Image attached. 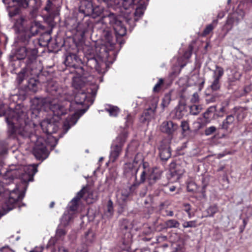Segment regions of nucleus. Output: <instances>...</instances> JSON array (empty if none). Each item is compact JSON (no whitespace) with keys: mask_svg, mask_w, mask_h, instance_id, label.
<instances>
[{"mask_svg":"<svg viewBox=\"0 0 252 252\" xmlns=\"http://www.w3.org/2000/svg\"><path fill=\"white\" fill-rule=\"evenodd\" d=\"M37 171V167L34 164L18 167L12 165L9 167L4 175L3 181L0 182V201L5 200L2 207L4 211L7 212L12 210L15 204L24 197L17 188L11 189L8 187L6 181H11L14 178L20 177L25 183L32 181Z\"/></svg>","mask_w":252,"mask_h":252,"instance_id":"nucleus-1","label":"nucleus"},{"mask_svg":"<svg viewBox=\"0 0 252 252\" xmlns=\"http://www.w3.org/2000/svg\"><path fill=\"white\" fill-rule=\"evenodd\" d=\"M5 115L9 132L11 134L18 133L24 135L21 129L25 127L26 125L25 113L22 111L16 112L9 109Z\"/></svg>","mask_w":252,"mask_h":252,"instance_id":"nucleus-2","label":"nucleus"},{"mask_svg":"<svg viewBox=\"0 0 252 252\" xmlns=\"http://www.w3.org/2000/svg\"><path fill=\"white\" fill-rule=\"evenodd\" d=\"M126 137L127 133L124 132L120 134L113 141L110 156V160H112V162L115 161L119 157L122 151V147L126 141Z\"/></svg>","mask_w":252,"mask_h":252,"instance_id":"nucleus-3","label":"nucleus"},{"mask_svg":"<svg viewBox=\"0 0 252 252\" xmlns=\"http://www.w3.org/2000/svg\"><path fill=\"white\" fill-rule=\"evenodd\" d=\"M2 2L8 5L7 10L10 17H12L18 14L19 11L18 7L26 8L29 6V1L27 0H2Z\"/></svg>","mask_w":252,"mask_h":252,"instance_id":"nucleus-4","label":"nucleus"},{"mask_svg":"<svg viewBox=\"0 0 252 252\" xmlns=\"http://www.w3.org/2000/svg\"><path fill=\"white\" fill-rule=\"evenodd\" d=\"M47 142L42 137L37 138L33 149V154L37 159H44L48 155Z\"/></svg>","mask_w":252,"mask_h":252,"instance_id":"nucleus-5","label":"nucleus"},{"mask_svg":"<svg viewBox=\"0 0 252 252\" xmlns=\"http://www.w3.org/2000/svg\"><path fill=\"white\" fill-rule=\"evenodd\" d=\"M37 53V51L35 48L22 47L16 50L15 56L18 60H23L27 58L30 62H32L36 58Z\"/></svg>","mask_w":252,"mask_h":252,"instance_id":"nucleus-6","label":"nucleus"},{"mask_svg":"<svg viewBox=\"0 0 252 252\" xmlns=\"http://www.w3.org/2000/svg\"><path fill=\"white\" fill-rule=\"evenodd\" d=\"M118 19L117 16L113 13H110L107 15L103 16L99 21V23L103 25V28H112Z\"/></svg>","mask_w":252,"mask_h":252,"instance_id":"nucleus-7","label":"nucleus"},{"mask_svg":"<svg viewBox=\"0 0 252 252\" xmlns=\"http://www.w3.org/2000/svg\"><path fill=\"white\" fill-rule=\"evenodd\" d=\"M134 1H137L138 4L134 12L135 20H137L138 18L143 15L146 6L148 4L149 0H132L130 3H133Z\"/></svg>","mask_w":252,"mask_h":252,"instance_id":"nucleus-8","label":"nucleus"},{"mask_svg":"<svg viewBox=\"0 0 252 252\" xmlns=\"http://www.w3.org/2000/svg\"><path fill=\"white\" fill-rule=\"evenodd\" d=\"M161 171L157 167H153L148 169V181L151 185L154 184L158 180L161 176Z\"/></svg>","mask_w":252,"mask_h":252,"instance_id":"nucleus-9","label":"nucleus"},{"mask_svg":"<svg viewBox=\"0 0 252 252\" xmlns=\"http://www.w3.org/2000/svg\"><path fill=\"white\" fill-rule=\"evenodd\" d=\"M178 128V126L172 121L163 122L160 126L161 131L169 135L172 134Z\"/></svg>","mask_w":252,"mask_h":252,"instance_id":"nucleus-10","label":"nucleus"},{"mask_svg":"<svg viewBox=\"0 0 252 252\" xmlns=\"http://www.w3.org/2000/svg\"><path fill=\"white\" fill-rule=\"evenodd\" d=\"M40 126L44 132L48 134L55 133L57 130V127L49 120H44L40 123Z\"/></svg>","mask_w":252,"mask_h":252,"instance_id":"nucleus-11","label":"nucleus"},{"mask_svg":"<svg viewBox=\"0 0 252 252\" xmlns=\"http://www.w3.org/2000/svg\"><path fill=\"white\" fill-rule=\"evenodd\" d=\"M158 101H155V104L153 108H149L146 110L141 117V121L143 123L149 122L155 117L156 109L157 108Z\"/></svg>","mask_w":252,"mask_h":252,"instance_id":"nucleus-12","label":"nucleus"},{"mask_svg":"<svg viewBox=\"0 0 252 252\" xmlns=\"http://www.w3.org/2000/svg\"><path fill=\"white\" fill-rule=\"evenodd\" d=\"M50 108L53 114L57 117H60L66 113V109L59 103L52 102L50 105Z\"/></svg>","mask_w":252,"mask_h":252,"instance_id":"nucleus-13","label":"nucleus"},{"mask_svg":"<svg viewBox=\"0 0 252 252\" xmlns=\"http://www.w3.org/2000/svg\"><path fill=\"white\" fill-rule=\"evenodd\" d=\"M77 72L79 74V76L73 77L72 85L75 89H78L81 88L84 84V82L82 80V78L84 75L83 68L81 67L78 68Z\"/></svg>","mask_w":252,"mask_h":252,"instance_id":"nucleus-14","label":"nucleus"},{"mask_svg":"<svg viewBox=\"0 0 252 252\" xmlns=\"http://www.w3.org/2000/svg\"><path fill=\"white\" fill-rule=\"evenodd\" d=\"M103 40V44L108 50H111L113 49L115 43L110 32L107 31L104 33Z\"/></svg>","mask_w":252,"mask_h":252,"instance_id":"nucleus-15","label":"nucleus"},{"mask_svg":"<svg viewBox=\"0 0 252 252\" xmlns=\"http://www.w3.org/2000/svg\"><path fill=\"white\" fill-rule=\"evenodd\" d=\"M112 28L115 31L116 33L120 36H123L126 34V28L118 19Z\"/></svg>","mask_w":252,"mask_h":252,"instance_id":"nucleus-16","label":"nucleus"},{"mask_svg":"<svg viewBox=\"0 0 252 252\" xmlns=\"http://www.w3.org/2000/svg\"><path fill=\"white\" fill-rule=\"evenodd\" d=\"M235 118L232 115H228L223 121L221 125V128L227 130L233 126Z\"/></svg>","mask_w":252,"mask_h":252,"instance_id":"nucleus-17","label":"nucleus"},{"mask_svg":"<svg viewBox=\"0 0 252 252\" xmlns=\"http://www.w3.org/2000/svg\"><path fill=\"white\" fill-rule=\"evenodd\" d=\"M171 151L168 146L164 148H160L159 156L162 160H167L171 157Z\"/></svg>","mask_w":252,"mask_h":252,"instance_id":"nucleus-18","label":"nucleus"},{"mask_svg":"<svg viewBox=\"0 0 252 252\" xmlns=\"http://www.w3.org/2000/svg\"><path fill=\"white\" fill-rule=\"evenodd\" d=\"M105 110L107 112L111 117L117 116L120 112V109L117 106L110 104L106 105Z\"/></svg>","mask_w":252,"mask_h":252,"instance_id":"nucleus-19","label":"nucleus"},{"mask_svg":"<svg viewBox=\"0 0 252 252\" xmlns=\"http://www.w3.org/2000/svg\"><path fill=\"white\" fill-rule=\"evenodd\" d=\"M143 159L141 154H138L136 155L132 165L131 166L130 163H126L125 169H126L127 168L130 169L136 166L135 164H140L143 162Z\"/></svg>","mask_w":252,"mask_h":252,"instance_id":"nucleus-20","label":"nucleus"},{"mask_svg":"<svg viewBox=\"0 0 252 252\" xmlns=\"http://www.w3.org/2000/svg\"><path fill=\"white\" fill-rule=\"evenodd\" d=\"M85 189V191L82 194L88 203H92L95 198L93 196L92 191L87 188H84L82 189Z\"/></svg>","mask_w":252,"mask_h":252,"instance_id":"nucleus-21","label":"nucleus"},{"mask_svg":"<svg viewBox=\"0 0 252 252\" xmlns=\"http://www.w3.org/2000/svg\"><path fill=\"white\" fill-rule=\"evenodd\" d=\"M85 191V189H82L78 192L77 195L72 200V205L70 207L71 211H74L76 209L77 206V203L78 200L82 197V194Z\"/></svg>","mask_w":252,"mask_h":252,"instance_id":"nucleus-22","label":"nucleus"},{"mask_svg":"<svg viewBox=\"0 0 252 252\" xmlns=\"http://www.w3.org/2000/svg\"><path fill=\"white\" fill-rule=\"evenodd\" d=\"M218 211L219 209L216 204L211 205L206 210L207 215L205 217H213Z\"/></svg>","mask_w":252,"mask_h":252,"instance_id":"nucleus-23","label":"nucleus"},{"mask_svg":"<svg viewBox=\"0 0 252 252\" xmlns=\"http://www.w3.org/2000/svg\"><path fill=\"white\" fill-rule=\"evenodd\" d=\"M66 232L65 227L59 225L56 230L55 237L57 239H62L65 235Z\"/></svg>","mask_w":252,"mask_h":252,"instance_id":"nucleus-24","label":"nucleus"},{"mask_svg":"<svg viewBox=\"0 0 252 252\" xmlns=\"http://www.w3.org/2000/svg\"><path fill=\"white\" fill-rule=\"evenodd\" d=\"M224 73V70L222 67L217 65L215 69L213 70V79H220Z\"/></svg>","mask_w":252,"mask_h":252,"instance_id":"nucleus-25","label":"nucleus"},{"mask_svg":"<svg viewBox=\"0 0 252 252\" xmlns=\"http://www.w3.org/2000/svg\"><path fill=\"white\" fill-rule=\"evenodd\" d=\"M41 25L39 22L33 21L30 27V31L32 35L37 34L39 29L41 28Z\"/></svg>","mask_w":252,"mask_h":252,"instance_id":"nucleus-26","label":"nucleus"},{"mask_svg":"<svg viewBox=\"0 0 252 252\" xmlns=\"http://www.w3.org/2000/svg\"><path fill=\"white\" fill-rule=\"evenodd\" d=\"M94 240V234L92 231L89 230L87 233H86L84 237V241L86 243V244L92 243Z\"/></svg>","mask_w":252,"mask_h":252,"instance_id":"nucleus-27","label":"nucleus"},{"mask_svg":"<svg viewBox=\"0 0 252 252\" xmlns=\"http://www.w3.org/2000/svg\"><path fill=\"white\" fill-rule=\"evenodd\" d=\"M71 219V215L69 213H65L62 216L61 219V223L59 224L60 225H62L63 226L65 227L67 226L69 222Z\"/></svg>","mask_w":252,"mask_h":252,"instance_id":"nucleus-28","label":"nucleus"},{"mask_svg":"<svg viewBox=\"0 0 252 252\" xmlns=\"http://www.w3.org/2000/svg\"><path fill=\"white\" fill-rule=\"evenodd\" d=\"M77 120L75 119L74 116H72L66 119L64 122L63 126L65 129L67 130L71 126L76 124Z\"/></svg>","mask_w":252,"mask_h":252,"instance_id":"nucleus-29","label":"nucleus"},{"mask_svg":"<svg viewBox=\"0 0 252 252\" xmlns=\"http://www.w3.org/2000/svg\"><path fill=\"white\" fill-rule=\"evenodd\" d=\"M180 225V223L176 220L171 219L165 222V228H177Z\"/></svg>","mask_w":252,"mask_h":252,"instance_id":"nucleus-30","label":"nucleus"},{"mask_svg":"<svg viewBox=\"0 0 252 252\" xmlns=\"http://www.w3.org/2000/svg\"><path fill=\"white\" fill-rule=\"evenodd\" d=\"M83 4L85 6V9H84L85 12L87 14L90 15L93 12V8L94 6L91 1L85 0L83 1Z\"/></svg>","mask_w":252,"mask_h":252,"instance_id":"nucleus-31","label":"nucleus"},{"mask_svg":"<svg viewBox=\"0 0 252 252\" xmlns=\"http://www.w3.org/2000/svg\"><path fill=\"white\" fill-rule=\"evenodd\" d=\"M28 70L26 68H23L17 75V80L19 83H21L27 76Z\"/></svg>","mask_w":252,"mask_h":252,"instance_id":"nucleus-32","label":"nucleus"},{"mask_svg":"<svg viewBox=\"0 0 252 252\" xmlns=\"http://www.w3.org/2000/svg\"><path fill=\"white\" fill-rule=\"evenodd\" d=\"M202 107L200 105H192L190 107V113L193 115H198L201 111Z\"/></svg>","mask_w":252,"mask_h":252,"instance_id":"nucleus-33","label":"nucleus"},{"mask_svg":"<svg viewBox=\"0 0 252 252\" xmlns=\"http://www.w3.org/2000/svg\"><path fill=\"white\" fill-rule=\"evenodd\" d=\"M86 98V95L85 93L77 94L75 97V100L78 104H83Z\"/></svg>","mask_w":252,"mask_h":252,"instance_id":"nucleus-34","label":"nucleus"},{"mask_svg":"<svg viewBox=\"0 0 252 252\" xmlns=\"http://www.w3.org/2000/svg\"><path fill=\"white\" fill-rule=\"evenodd\" d=\"M171 99V94H166L162 99V107L163 108L166 107L169 104Z\"/></svg>","mask_w":252,"mask_h":252,"instance_id":"nucleus-35","label":"nucleus"},{"mask_svg":"<svg viewBox=\"0 0 252 252\" xmlns=\"http://www.w3.org/2000/svg\"><path fill=\"white\" fill-rule=\"evenodd\" d=\"M103 9L99 6H94L93 12L90 15H91L94 18L99 16L102 12Z\"/></svg>","mask_w":252,"mask_h":252,"instance_id":"nucleus-36","label":"nucleus"},{"mask_svg":"<svg viewBox=\"0 0 252 252\" xmlns=\"http://www.w3.org/2000/svg\"><path fill=\"white\" fill-rule=\"evenodd\" d=\"M37 82L34 79H31L29 82L28 87L29 89L32 91L35 92L37 91Z\"/></svg>","mask_w":252,"mask_h":252,"instance_id":"nucleus-37","label":"nucleus"},{"mask_svg":"<svg viewBox=\"0 0 252 252\" xmlns=\"http://www.w3.org/2000/svg\"><path fill=\"white\" fill-rule=\"evenodd\" d=\"M147 176L148 177V169L144 167V170L141 173L139 179L137 180V182L139 183H144Z\"/></svg>","mask_w":252,"mask_h":252,"instance_id":"nucleus-38","label":"nucleus"},{"mask_svg":"<svg viewBox=\"0 0 252 252\" xmlns=\"http://www.w3.org/2000/svg\"><path fill=\"white\" fill-rule=\"evenodd\" d=\"M211 88L213 91H217L220 88V80L214 79V80L211 85Z\"/></svg>","mask_w":252,"mask_h":252,"instance_id":"nucleus-39","label":"nucleus"},{"mask_svg":"<svg viewBox=\"0 0 252 252\" xmlns=\"http://www.w3.org/2000/svg\"><path fill=\"white\" fill-rule=\"evenodd\" d=\"M196 223V220L186 221L183 223V227L184 228L195 227L197 226Z\"/></svg>","mask_w":252,"mask_h":252,"instance_id":"nucleus-40","label":"nucleus"},{"mask_svg":"<svg viewBox=\"0 0 252 252\" xmlns=\"http://www.w3.org/2000/svg\"><path fill=\"white\" fill-rule=\"evenodd\" d=\"M184 210L188 213L189 218L190 219L192 217V215L190 213L191 207L189 204H184L183 205Z\"/></svg>","mask_w":252,"mask_h":252,"instance_id":"nucleus-41","label":"nucleus"},{"mask_svg":"<svg viewBox=\"0 0 252 252\" xmlns=\"http://www.w3.org/2000/svg\"><path fill=\"white\" fill-rule=\"evenodd\" d=\"M163 80L161 78H160L158 83L155 85V87L153 88V91L154 92H158L161 86V85L163 84Z\"/></svg>","mask_w":252,"mask_h":252,"instance_id":"nucleus-42","label":"nucleus"},{"mask_svg":"<svg viewBox=\"0 0 252 252\" xmlns=\"http://www.w3.org/2000/svg\"><path fill=\"white\" fill-rule=\"evenodd\" d=\"M216 130V128L214 126H211L207 128L205 130V134L206 135H210Z\"/></svg>","mask_w":252,"mask_h":252,"instance_id":"nucleus-43","label":"nucleus"},{"mask_svg":"<svg viewBox=\"0 0 252 252\" xmlns=\"http://www.w3.org/2000/svg\"><path fill=\"white\" fill-rule=\"evenodd\" d=\"M213 29L214 27L212 24L208 25L204 29L203 32V35L205 36L208 34L213 30Z\"/></svg>","mask_w":252,"mask_h":252,"instance_id":"nucleus-44","label":"nucleus"},{"mask_svg":"<svg viewBox=\"0 0 252 252\" xmlns=\"http://www.w3.org/2000/svg\"><path fill=\"white\" fill-rule=\"evenodd\" d=\"M218 96L217 95H209L206 99L207 103H210L216 101Z\"/></svg>","mask_w":252,"mask_h":252,"instance_id":"nucleus-45","label":"nucleus"},{"mask_svg":"<svg viewBox=\"0 0 252 252\" xmlns=\"http://www.w3.org/2000/svg\"><path fill=\"white\" fill-rule=\"evenodd\" d=\"M245 117L244 113L242 109H240L238 110V112L237 115V118L238 121H241Z\"/></svg>","mask_w":252,"mask_h":252,"instance_id":"nucleus-46","label":"nucleus"},{"mask_svg":"<svg viewBox=\"0 0 252 252\" xmlns=\"http://www.w3.org/2000/svg\"><path fill=\"white\" fill-rule=\"evenodd\" d=\"M190 101L192 103H197L199 101V95L197 93H194L192 94Z\"/></svg>","mask_w":252,"mask_h":252,"instance_id":"nucleus-47","label":"nucleus"},{"mask_svg":"<svg viewBox=\"0 0 252 252\" xmlns=\"http://www.w3.org/2000/svg\"><path fill=\"white\" fill-rule=\"evenodd\" d=\"M184 172V170L183 169H180V167L179 165H176V170H175V173L179 176H181Z\"/></svg>","mask_w":252,"mask_h":252,"instance_id":"nucleus-48","label":"nucleus"},{"mask_svg":"<svg viewBox=\"0 0 252 252\" xmlns=\"http://www.w3.org/2000/svg\"><path fill=\"white\" fill-rule=\"evenodd\" d=\"M181 126L184 131H186L189 129V125L187 122H182Z\"/></svg>","mask_w":252,"mask_h":252,"instance_id":"nucleus-49","label":"nucleus"},{"mask_svg":"<svg viewBox=\"0 0 252 252\" xmlns=\"http://www.w3.org/2000/svg\"><path fill=\"white\" fill-rule=\"evenodd\" d=\"M51 252H69L68 250L64 247L61 246L58 248V250L54 249Z\"/></svg>","mask_w":252,"mask_h":252,"instance_id":"nucleus-50","label":"nucleus"},{"mask_svg":"<svg viewBox=\"0 0 252 252\" xmlns=\"http://www.w3.org/2000/svg\"><path fill=\"white\" fill-rule=\"evenodd\" d=\"M192 50V46L191 45H189V51H188V52H186L185 53V54L184 55V58H185L186 59H189L191 56Z\"/></svg>","mask_w":252,"mask_h":252,"instance_id":"nucleus-51","label":"nucleus"},{"mask_svg":"<svg viewBox=\"0 0 252 252\" xmlns=\"http://www.w3.org/2000/svg\"><path fill=\"white\" fill-rule=\"evenodd\" d=\"M44 248L42 246H36L33 249L31 250L29 252H42Z\"/></svg>","mask_w":252,"mask_h":252,"instance_id":"nucleus-52","label":"nucleus"},{"mask_svg":"<svg viewBox=\"0 0 252 252\" xmlns=\"http://www.w3.org/2000/svg\"><path fill=\"white\" fill-rule=\"evenodd\" d=\"M77 252H88V249L86 246H83L80 249L77 250Z\"/></svg>","mask_w":252,"mask_h":252,"instance_id":"nucleus-53","label":"nucleus"},{"mask_svg":"<svg viewBox=\"0 0 252 252\" xmlns=\"http://www.w3.org/2000/svg\"><path fill=\"white\" fill-rule=\"evenodd\" d=\"M166 215L167 216L172 217L174 215L173 211H172L166 210Z\"/></svg>","mask_w":252,"mask_h":252,"instance_id":"nucleus-54","label":"nucleus"},{"mask_svg":"<svg viewBox=\"0 0 252 252\" xmlns=\"http://www.w3.org/2000/svg\"><path fill=\"white\" fill-rule=\"evenodd\" d=\"M131 117L128 115L127 117V120H126V123H127V125H128L129 124H130L131 123Z\"/></svg>","mask_w":252,"mask_h":252,"instance_id":"nucleus-55","label":"nucleus"},{"mask_svg":"<svg viewBox=\"0 0 252 252\" xmlns=\"http://www.w3.org/2000/svg\"><path fill=\"white\" fill-rule=\"evenodd\" d=\"M112 202L111 201H110L109 202V205H108V211L109 212H111V210L112 209Z\"/></svg>","mask_w":252,"mask_h":252,"instance_id":"nucleus-56","label":"nucleus"},{"mask_svg":"<svg viewBox=\"0 0 252 252\" xmlns=\"http://www.w3.org/2000/svg\"><path fill=\"white\" fill-rule=\"evenodd\" d=\"M72 57H73L74 58H76V56L75 55H73L72 56H68L66 57V62L67 61V60H68L69 59V58H72Z\"/></svg>","mask_w":252,"mask_h":252,"instance_id":"nucleus-57","label":"nucleus"},{"mask_svg":"<svg viewBox=\"0 0 252 252\" xmlns=\"http://www.w3.org/2000/svg\"><path fill=\"white\" fill-rule=\"evenodd\" d=\"M169 190L170 191H173L175 190V187L174 186H172L170 188Z\"/></svg>","mask_w":252,"mask_h":252,"instance_id":"nucleus-58","label":"nucleus"},{"mask_svg":"<svg viewBox=\"0 0 252 252\" xmlns=\"http://www.w3.org/2000/svg\"><path fill=\"white\" fill-rule=\"evenodd\" d=\"M220 111L221 112H225V108L224 107L222 106L221 108H220Z\"/></svg>","mask_w":252,"mask_h":252,"instance_id":"nucleus-59","label":"nucleus"},{"mask_svg":"<svg viewBox=\"0 0 252 252\" xmlns=\"http://www.w3.org/2000/svg\"><path fill=\"white\" fill-rule=\"evenodd\" d=\"M54 204H55V203L54 202H52L50 204V208H53L54 206Z\"/></svg>","mask_w":252,"mask_h":252,"instance_id":"nucleus-60","label":"nucleus"},{"mask_svg":"<svg viewBox=\"0 0 252 252\" xmlns=\"http://www.w3.org/2000/svg\"><path fill=\"white\" fill-rule=\"evenodd\" d=\"M20 20L21 21V22H22L24 20V18L22 17H21L20 18Z\"/></svg>","mask_w":252,"mask_h":252,"instance_id":"nucleus-61","label":"nucleus"},{"mask_svg":"<svg viewBox=\"0 0 252 252\" xmlns=\"http://www.w3.org/2000/svg\"><path fill=\"white\" fill-rule=\"evenodd\" d=\"M209 112V110H208L206 113H204V115L207 114Z\"/></svg>","mask_w":252,"mask_h":252,"instance_id":"nucleus-62","label":"nucleus"},{"mask_svg":"<svg viewBox=\"0 0 252 252\" xmlns=\"http://www.w3.org/2000/svg\"><path fill=\"white\" fill-rule=\"evenodd\" d=\"M126 197H127L126 196H125V197L123 198V199L125 200Z\"/></svg>","mask_w":252,"mask_h":252,"instance_id":"nucleus-63","label":"nucleus"},{"mask_svg":"<svg viewBox=\"0 0 252 252\" xmlns=\"http://www.w3.org/2000/svg\"><path fill=\"white\" fill-rule=\"evenodd\" d=\"M48 138L49 139H52V138H53V137L52 136H49Z\"/></svg>","mask_w":252,"mask_h":252,"instance_id":"nucleus-64","label":"nucleus"}]
</instances>
